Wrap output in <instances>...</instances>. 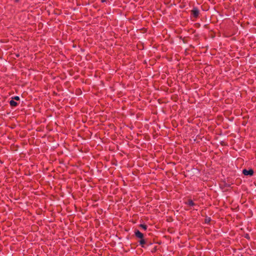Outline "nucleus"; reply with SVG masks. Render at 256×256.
<instances>
[{"label":"nucleus","instance_id":"f257e3e1","mask_svg":"<svg viewBox=\"0 0 256 256\" xmlns=\"http://www.w3.org/2000/svg\"><path fill=\"white\" fill-rule=\"evenodd\" d=\"M242 174L245 176H252L254 174V170L252 169L247 170L244 169L242 170Z\"/></svg>","mask_w":256,"mask_h":256},{"label":"nucleus","instance_id":"f03ea898","mask_svg":"<svg viewBox=\"0 0 256 256\" xmlns=\"http://www.w3.org/2000/svg\"><path fill=\"white\" fill-rule=\"evenodd\" d=\"M135 236L136 238H144V234L140 232L138 230H136L134 232Z\"/></svg>","mask_w":256,"mask_h":256},{"label":"nucleus","instance_id":"7ed1b4c3","mask_svg":"<svg viewBox=\"0 0 256 256\" xmlns=\"http://www.w3.org/2000/svg\"><path fill=\"white\" fill-rule=\"evenodd\" d=\"M186 204L190 206H196V204L193 202L192 200H188L186 202H185Z\"/></svg>","mask_w":256,"mask_h":256},{"label":"nucleus","instance_id":"20e7f679","mask_svg":"<svg viewBox=\"0 0 256 256\" xmlns=\"http://www.w3.org/2000/svg\"><path fill=\"white\" fill-rule=\"evenodd\" d=\"M192 14L194 15V17H197L198 15V14H199V12L198 10L197 9H194L192 10Z\"/></svg>","mask_w":256,"mask_h":256},{"label":"nucleus","instance_id":"39448f33","mask_svg":"<svg viewBox=\"0 0 256 256\" xmlns=\"http://www.w3.org/2000/svg\"><path fill=\"white\" fill-rule=\"evenodd\" d=\"M10 104L12 106H16L18 104L12 98V100H10Z\"/></svg>","mask_w":256,"mask_h":256},{"label":"nucleus","instance_id":"423d86ee","mask_svg":"<svg viewBox=\"0 0 256 256\" xmlns=\"http://www.w3.org/2000/svg\"><path fill=\"white\" fill-rule=\"evenodd\" d=\"M145 243H146V241L144 238H142L140 240V244L142 248L144 247V244H145Z\"/></svg>","mask_w":256,"mask_h":256},{"label":"nucleus","instance_id":"0eeeda50","mask_svg":"<svg viewBox=\"0 0 256 256\" xmlns=\"http://www.w3.org/2000/svg\"><path fill=\"white\" fill-rule=\"evenodd\" d=\"M140 227L142 228L143 230H145L147 229V226L144 224H140Z\"/></svg>","mask_w":256,"mask_h":256},{"label":"nucleus","instance_id":"6e6552de","mask_svg":"<svg viewBox=\"0 0 256 256\" xmlns=\"http://www.w3.org/2000/svg\"><path fill=\"white\" fill-rule=\"evenodd\" d=\"M12 98L14 99L16 101H20V97L18 96H15L14 98Z\"/></svg>","mask_w":256,"mask_h":256},{"label":"nucleus","instance_id":"1a4fd4ad","mask_svg":"<svg viewBox=\"0 0 256 256\" xmlns=\"http://www.w3.org/2000/svg\"><path fill=\"white\" fill-rule=\"evenodd\" d=\"M102 2H104V0H102Z\"/></svg>","mask_w":256,"mask_h":256}]
</instances>
